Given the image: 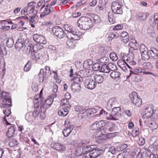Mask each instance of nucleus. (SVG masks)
<instances>
[{
  "label": "nucleus",
  "mask_w": 158,
  "mask_h": 158,
  "mask_svg": "<svg viewBox=\"0 0 158 158\" xmlns=\"http://www.w3.org/2000/svg\"><path fill=\"white\" fill-rule=\"evenodd\" d=\"M90 143V141L88 140H78L76 143L74 144L75 147H79L80 148H82V150L83 152L84 155L86 154H89L91 150L94 149V147H95V145H87Z\"/></svg>",
  "instance_id": "obj_1"
},
{
  "label": "nucleus",
  "mask_w": 158,
  "mask_h": 158,
  "mask_svg": "<svg viewBox=\"0 0 158 158\" xmlns=\"http://www.w3.org/2000/svg\"><path fill=\"white\" fill-rule=\"evenodd\" d=\"M77 26L81 29L86 30L90 29L92 27L91 19L86 17H82L78 20Z\"/></svg>",
  "instance_id": "obj_2"
},
{
  "label": "nucleus",
  "mask_w": 158,
  "mask_h": 158,
  "mask_svg": "<svg viewBox=\"0 0 158 158\" xmlns=\"http://www.w3.org/2000/svg\"><path fill=\"white\" fill-rule=\"evenodd\" d=\"M11 104V101L9 94L3 92L2 93V98L0 99V107L1 108H8Z\"/></svg>",
  "instance_id": "obj_3"
},
{
  "label": "nucleus",
  "mask_w": 158,
  "mask_h": 158,
  "mask_svg": "<svg viewBox=\"0 0 158 158\" xmlns=\"http://www.w3.org/2000/svg\"><path fill=\"white\" fill-rule=\"evenodd\" d=\"M66 37L68 39H71L73 40H78L80 38V36L82 34V33L80 31L77 32L76 30L74 28L71 27L69 29Z\"/></svg>",
  "instance_id": "obj_4"
},
{
  "label": "nucleus",
  "mask_w": 158,
  "mask_h": 158,
  "mask_svg": "<svg viewBox=\"0 0 158 158\" xmlns=\"http://www.w3.org/2000/svg\"><path fill=\"white\" fill-rule=\"evenodd\" d=\"M52 31L53 34L59 39L63 38L67 35L63 29L59 26L53 27Z\"/></svg>",
  "instance_id": "obj_5"
},
{
  "label": "nucleus",
  "mask_w": 158,
  "mask_h": 158,
  "mask_svg": "<svg viewBox=\"0 0 158 158\" xmlns=\"http://www.w3.org/2000/svg\"><path fill=\"white\" fill-rule=\"evenodd\" d=\"M111 9L114 13L117 14H122L123 11L122 5L119 2L114 1L111 4Z\"/></svg>",
  "instance_id": "obj_6"
},
{
  "label": "nucleus",
  "mask_w": 158,
  "mask_h": 158,
  "mask_svg": "<svg viewBox=\"0 0 158 158\" xmlns=\"http://www.w3.org/2000/svg\"><path fill=\"white\" fill-rule=\"evenodd\" d=\"M111 118H110V120H116L118 119L121 117V111L120 107H114L112 110L111 113Z\"/></svg>",
  "instance_id": "obj_7"
},
{
  "label": "nucleus",
  "mask_w": 158,
  "mask_h": 158,
  "mask_svg": "<svg viewBox=\"0 0 158 158\" xmlns=\"http://www.w3.org/2000/svg\"><path fill=\"white\" fill-rule=\"evenodd\" d=\"M139 50L141 54L142 59L144 60H147L149 59L148 56L149 50L146 46L143 44H141L139 47Z\"/></svg>",
  "instance_id": "obj_8"
},
{
  "label": "nucleus",
  "mask_w": 158,
  "mask_h": 158,
  "mask_svg": "<svg viewBox=\"0 0 158 158\" xmlns=\"http://www.w3.org/2000/svg\"><path fill=\"white\" fill-rule=\"evenodd\" d=\"M83 81L84 86L86 88L89 89H94L97 86L95 82L92 79L89 78H85Z\"/></svg>",
  "instance_id": "obj_9"
},
{
  "label": "nucleus",
  "mask_w": 158,
  "mask_h": 158,
  "mask_svg": "<svg viewBox=\"0 0 158 158\" xmlns=\"http://www.w3.org/2000/svg\"><path fill=\"white\" fill-rule=\"evenodd\" d=\"M94 149L90 151L89 153L86 154V155H83V158H96L98 157L100 152L99 151H101V150H99L98 148H96V146L94 147Z\"/></svg>",
  "instance_id": "obj_10"
},
{
  "label": "nucleus",
  "mask_w": 158,
  "mask_h": 158,
  "mask_svg": "<svg viewBox=\"0 0 158 158\" xmlns=\"http://www.w3.org/2000/svg\"><path fill=\"white\" fill-rule=\"evenodd\" d=\"M151 63L149 62H145L143 64L142 69L143 71V74L144 75H151L155 77H158V76L152 72L147 71L151 67Z\"/></svg>",
  "instance_id": "obj_11"
},
{
  "label": "nucleus",
  "mask_w": 158,
  "mask_h": 158,
  "mask_svg": "<svg viewBox=\"0 0 158 158\" xmlns=\"http://www.w3.org/2000/svg\"><path fill=\"white\" fill-rule=\"evenodd\" d=\"M34 41L36 43L45 44L46 43L45 38L42 35H39L37 34H34L33 36Z\"/></svg>",
  "instance_id": "obj_12"
},
{
  "label": "nucleus",
  "mask_w": 158,
  "mask_h": 158,
  "mask_svg": "<svg viewBox=\"0 0 158 158\" xmlns=\"http://www.w3.org/2000/svg\"><path fill=\"white\" fill-rule=\"evenodd\" d=\"M104 121L101 120L99 122H96L91 125L90 126L91 129L93 130L98 131L100 130L101 128L105 126V123Z\"/></svg>",
  "instance_id": "obj_13"
},
{
  "label": "nucleus",
  "mask_w": 158,
  "mask_h": 158,
  "mask_svg": "<svg viewBox=\"0 0 158 158\" xmlns=\"http://www.w3.org/2000/svg\"><path fill=\"white\" fill-rule=\"evenodd\" d=\"M53 102L52 99L50 98H49L47 99H43L41 101V103L42 106H41L40 108H41L42 109L44 108L46 109L47 108H48Z\"/></svg>",
  "instance_id": "obj_14"
},
{
  "label": "nucleus",
  "mask_w": 158,
  "mask_h": 158,
  "mask_svg": "<svg viewBox=\"0 0 158 158\" xmlns=\"http://www.w3.org/2000/svg\"><path fill=\"white\" fill-rule=\"evenodd\" d=\"M51 147L59 152L64 151L66 148L64 144L59 143H52Z\"/></svg>",
  "instance_id": "obj_15"
},
{
  "label": "nucleus",
  "mask_w": 158,
  "mask_h": 158,
  "mask_svg": "<svg viewBox=\"0 0 158 158\" xmlns=\"http://www.w3.org/2000/svg\"><path fill=\"white\" fill-rule=\"evenodd\" d=\"M153 113V110L151 107L148 106L145 108L144 111L141 114L143 118L147 119L149 118Z\"/></svg>",
  "instance_id": "obj_16"
},
{
  "label": "nucleus",
  "mask_w": 158,
  "mask_h": 158,
  "mask_svg": "<svg viewBox=\"0 0 158 158\" xmlns=\"http://www.w3.org/2000/svg\"><path fill=\"white\" fill-rule=\"evenodd\" d=\"M26 40L24 43V40L22 39H18L15 45L16 49L18 51H19L23 47L24 45H25V43L26 45H26Z\"/></svg>",
  "instance_id": "obj_17"
},
{
  "label": "nucleus",
  "mask_w": 158,
  "mask_h": 158,
  "mask_svg": "<svg viewBox=\"0 0 158 158\" xmlns=\"http://www.w3.org/2000/svg\"><path fill=\"white\" fill-rule=\"evenodd\" d=\"M149 15L148 13L140 12L138 13L136 16V18L139 21H143L146 20Z\"/></svg>",
  "instance_id": "obj_18"
},
{
  "label": "nucleus",
  "mask_w": 158,
  "mask_h": 158,
  "mask_svg": "<svg viewBox=\"0 0 158 158\" xmlns=\"http://www.w3.org/2000/svg\"><path fill=\"white\" fill-rule=\"evenodd\" d=\"M26 45L25 44V47H27V49L29 50L30 52H34L35 53H36L40 49H38V46L37 45H33L32 44H26Z\"/></svg>",
  "instance_id": "obj_19"
},
{
  "label": "nucleus",
  "mask_w": 158,
  "mask_h": 158,
  "mask_svg": "<svg viewBox=\"0 0 158 158\" xmlns=\"http://www.w3.org/2000/svg\"><path fill=\"white\" fill-rule=\"evenodd\" d=\"M148 54L149 58L151 57L154 59H156L158 57V50L155 48H152L149 50Z\"/></svg>",
  "instance_id": "obj_20"
},
{
  "label": "nucleus",
  "mask_w": 158,
  "mask_h": 158,
  "mask_svg": "<svg viewBox=\"0 0 158 158\" xmlns=\"http://www.w3.org/2000/svg\"><path fill=\"white\" fill-rule=\"evenodd\" d=\"M120 39L122 42L124 43H127L129 40V36L126 31L122 32L120 34Z\"/></svg>",
  "instance_id": "obj_21"
},
{
  "label": "nucleus",
  "mask_w": 158,
  "mask_h": 158,
  "mask_svg": "<svg viewBox=\"0 0 158 158\" xmlns=\"http://www.w3.org/2000/svg\"><path fill=\"white\" fill-rule=\"evenodd\" d=\"M78 75H79L81 77V78L79 77L75 79V80L77 81H79L80 82L82 80L81 79L82 77H87L88 76V74L86 70H80L78 72Z\"/></svg>",
  "instance_id": "obj_22"
},
{
  "label": "nucleus",
  "mask_w": 158,
  "mask_h": 158,
  "mask_svg": "<svg viewBox=\"0 0 158 158\" xmlns=\"http://www.w3.org/2000/svg\"><path fill=\"white\" fill-rule=\"evenodd\" d=\"M118 104L116 99L115 98H111L109 99L107 103V106L108 108H112L116 107Z\"/></svg>",
  "instance_id": "obj_23"
},
{
  "label": "nucleus",
  "mask_w": 158,
  "mask_h": 158,
  "mask_svg": "<svg viewBox=\"0 0 158 158\" xmlns=\"http://www.w3.org/2000/svg\"><path fill=\"white\" fill-rule=\"evenodd\" d=\"M71 86L72 91L74 92H77L81 90V87L80 83L76 81H74Z\"/></svg>",
  "instance_id": "obj_24"
},
{
  "label": "nucleus",
  "mask_w": 158,
  "mask_h": 158,
  "mask_svg": "<svg viewBox=\"0 0 158 158\" xmlns=\"http://www.w3.org/2000/svg\"><path fill=\"white\" fill-rule=\"evenodd\" d=\"M94 79V81L97 85V84H101L104 81V78L101 75L95 74L93 77Z\"/></svg>",
  "instance_id": "obj_25"
},
{
  "label": "nucleus",
  "mask_w": 158,
  "mask_h": 158,
  "mask_svg": "<svg viewBox=\"0 0 158 158\" xmlns=\"http://www.w3.org/2000/svg\"><path fill=\"white\" fill-rule=\"evenodd\" d=\"M69 109L68 108L62 107L60 110H58V114L60 116H65L68 114Z\"/></svg>",
  "instance_id": "obj_26"
},
{
  "label": "nucleus",
  "mask_w": 158,
  "mask_h": 158,
  "mask_svg": "<svg viewBox=\"0 0 158 158\" xmlns=\"http://www.w3.org/2000/svg\"><path fill=\"white\" fill-rule=\"evenodd\" d=\"M129 45L135 50H136L137 48H138L139 47V43L135 39H131L129 43Z\"/></svg>",
  "instance_id": "obj_27"
},
{
  "label": "nucleus",
  "mask_w": 158,
  "mask_h": 158,
  "mask_svg": "<svg viewBox=\"0 0 158 158\" xmlns=\"http://www.w3.org/2000/svg\"><path fill=\"white\" fill-rule=\"evenodd\" d=\"M120 75V73L116 71H113L110 74V76L111 78L116 80L119 79Z\"/></svg>",
  "instance_id": "obj_28"
},
{
  "label": "nucleus",
  "mask_w": 158,
  "mask_h": 158,
  "mask_svg": "<svg viewBox=\"0 0 158 158\" xmlns=\"http://www.w3.org/2000/svg\"><path fill=\"white\" fill-rule=\"evenodd\" d=\"M15 125H12L8 128L6 135L9 137H10L13 135L15 131Z\"/></svg>",
  "instance_id": "obj_29"
},
{
  "label": "nucleus",
  "mask_w": 158,
  "mask_h": 158,
  "mask_svg": "<svg viewBox=\"0 0 158 158\" xmlns=\"http://www.w3.org/2000/svg\"><path fill=\"white\" fill-rule=\"evenodd\" d=\"M73 130L71 127L69 126L63 130L62 133L64 136L67 137L69 135Z\"/></svg>",
  "instance_id": "obj_30"
},
{
  "label": "nucleus",
  "mask_w": 158,
  "mask_h": 158,
  "mask_svg": "<svg viewBox=\"0 0 158 158\" xmlns=\"http://www.w3.org/2000/svg\"><path fill=\"white\" fill-rule=\"evenodd\" d=\"M108 52L106 48L101 47L98 49V53L102 56H105Z\"/></svg>",
  "instance_id": "obj_31"
},
{
  "label": "nucleus",
  "mask_w": 158,
  "mask_h": 158,
  "mask_svg": "<svg viewBox=\"0 0 158 158\" xmlns=\"http://www.w3.org/2000/svg\"><path fill=\"white\" fill-rule=\"evenodd\" d=\"M93 63V61L92 60H87L84 62L83 64V67L85 69H88L92 65Z\"/></svg>",
  "instance_id": "obj_32"
},
{
  "label": "nucleus",
  "mask_w": 158,
  "mask_h": 158,
  "mask_svg": "<svg viewBox=\"0 0 158 158\" xmlns=\"http://www.w3.org/2000/svg\"><path fill=\"white\" fill-rule=\"evenodd\" d=\"M131 102L133 104L137 106H141L142 103V100L139 98L138 96Z\"/></svg>",
  "instance_id": "obj_33"
},
{
  "label": "nucleus",
  "mask_w": 158,
  "mask_h": 158,
  "mask_svg": "<svg viewBox=\"0 0 158 158\" xmlns=\"http://www.w3.org/2000/svg\"><path fill=\"white\" fill-rule=\"evenodd\" d=\"M44 72V70L41 69L40 70V72L39 74V81L40 82H43L44 79L47 80L48 78L46 76H44L42 72Z\"/></svg>",
  "instance_id": "obj_34"
},
{
  "label": "nucleus",
  "mask_w": 158,
  "mask_h": 158,
  "mask_svg": "<svg viewBox=\"0 0 158 158\" xmlns=\"http://www.w3.org/2000/svg\"><path fill=\"white\" fill-rule=\"evenodd\" d=\"M61 105L63 107H64L67 108L69 109L70 106L69 105V101L67 99H63L61 101Z\"/></svg>",
  "instance_id": "obj_35"
},
{
  "label": "nucleus",
  "mask_w": 158,
  "mask_h": 158,
  "mask_svg": "<svg viewBox=\"0 0 158 158\" xmlns=\"http://www.w3.org/2000/svg\"><path fill=\"white\" fill-rule=\"evenodd\" d=\"M75 111L80 113V114L84 113V111H85V108L83 106H77L74 107Z\"/></svg>",
  "instance_id": "obj_36"
},
{
  "label": "nucleus",
  "mask_w": 158,
  "mask_h": 158,
  "mask_svg": "<svg viewBox=\"0 0 158 158\" xmlns=\"http://www.w3.org/2000/svg\"><path fill=\"white\" fill-rule=\"evenodd\" d=\"M100 72H103V73H108L110 72V70L108 68V64H102V66L101 67Z\"/></svg>",
  "instance_id": "obj_37"
},
{
  "label": "nucleus",
  "mask_w": 158,
  "mask_h": 158,
  "mask_svg": "<svg viewBox=\"0 0 158 158\" xmlns=\"http://www.w3.org/2000/svg\"><path fill=\"white\" fill-rule=\"evenodd\" d=\"M133 52H131V50H129V53L128 55H127L126 54H124L122 58L126 61V62H127L129 60L130 58H131V55H133Z\"/></svg>",
  "instance_id": "obj_38"
},
{
  "label": "nucleus",
  "mask_w": 158,
  "mask_h": 158,
  "mask_svg": "<svg viewBox=\"0 0 158 158\" xmlns=\"http://www.w3.org/2000/svg\"><path fill=\"white\" fill-rule=\"evenodd\" d=\"M44 76H46L47 78H48V77L51 74V71L49 67L46 66L45 67L44 72H42Z\"/></svg>",
  "instance_id": "obj_39"
},
{
  "label": "nucleus",
  "mask_w": 158,
  "mask_h": 158,
  "mask_svg": "<svg viewBox=\"0 0 158 158\" xmlns=\"http://www.w3.org/2000/svg\"><path fill=\"white\" fill-rule=\"evenodd\" d=\"M76 150L75 151V154L77 156H79L84 154L82 150V148H80L79 147H75Z\"/></svg>",
  "instance_id": "obj_40"
},
{
  "label": "nucleus",
  "mask_w": 158,
  "mask_h": 158,
  "mask_svg": "<svg viewBox=\"0 0 158 158\" xmlns=\"http://www.w3.org/2000/svg\"><path fill=\"white\" fill-rule=\"evenodd\" d=\"M108 19L109 22L111 24H113L115 22V20L112 12H109L108 13Z\"/></svg>",
  "instance_id": "obj_41"
},
{
  "label": "nucleus",
  "mask_w": 158,
  "mask_h": 158,
  "mask_svg": "<svg viewBox=\"0 0 158 158\" xmlns=\"http://www.w3.org/2000/svg\"><path fill=\"white\" fill-rule=\"evenodd\" d=\"M102 66V64L99 63H96L94 64L92 67L94 71H98L100 70Z\"/></svg>",
  "instance_id": "obj_42"
},
{
  "label": "nucleus",
  "mask_w": 158,
  "mask_h": 158,
  "mask_svg": "<svg viewBox=\"0 0 158 158\" xmlns=\"http://www.w3.org/2000/svg\"><path fill=\"white\" fill-rule=\"evenodd\" d=\"M18 144V142L15 139H11L9 141V145L10 147H13L17 146Z\"/></svg>",
  "instance_id": "obj_43"
},
{
  "label": "nucleus",
  "mask_w": 158,
  "mask_h": 158,
  "mask_svg": "<svg viewBox=\"0 0 158 158\" xmlns=\"http://www.w3.org/2000/svg\"><path fill=\"white\" fill-rule=\"evenodd\" d=\"M14 41L12 38H9L7 40L6 42V45L9 48L12 47L14 44Z\"/></svg>",
  "instance_id": "obj_44"
},
{
  "label": "nucleus",
  "mask_w": 158,
  "mask_h": 158,
  "mask_svg": "<svg viewBox=\"0 0 158 158\" xmlns=\"http://www.w3.org/2000/svg\"><path fill=\"white\" fill-rule=\"evenodd\" d=\"M148 126L150 129L152 131L156 129L158 127V125L154 122L150 123Z\"/></svg>",
  "instance_id": "obj_45"
},
{
  "label": "nucleus",
  "mask_w": 158,
  "mask_h": 158,
  "mask_svg": "<svg viewBox=\"0 0 158 158\" xmlns=\"http://www.w3.org/2000/svg\"><path fill=\"white\" fill-rule=\"evenodd\" d=\"M31 59L33 61L37 62L38 60H39L38 59V54L36 53H35L34 52H31Z\"/></svg>",
  "instance_id": "obj_46"
},
{
  "label": "nucleus",
  "mask_w": 158,
  "mask_h": 158,
  "mask_svg": "<svg viewBox=\"0 0 158 158\" xmlns=\"http://www.w3.org/2000/svg\"><path fill=\"white\" fill-rule=\"evenodd\" d=\"M46 111V109L43 108L42 109L41 108H40V118L42 120L44 119L46 117V115L45 114Z\"/></svg>",
  "instance_id": "obj_47"
},
{
  "label": "nucleus",
  "mask_w": 158,
  "mask_h": 158,
  "mask_svg": "<svg viewBox=\"0 0 158 158\" xmlns=\"http://www.w3.org/2000/svg\"><path fill=\"white\" fill-rule=\"evenodd\" d=\"M46 55L44 53L38 54V59L39 60H41V61H44L46 58Z\"/></svg>",
  "instance_id": "obj_48"
},
{
  "label": "nucleus",
  "mask_w": 158,
  "mask_h": 158,
  "mask_svg": "<svg viewBox=\"0 0 158 158\" xmlns=\"http://www.w3.org/2000/svg\"><path fill=\"white\" fill-rule=\"evenodd\" d=\"M129 98L131 101L138 97L137 93L135 92H132L129 94Z\"/></svg>",
  "instance_id": "obj_49"
},
{
  "label": "nucleus",
  "mask_w": 158,
  "mask_h": 158,
  "mask_svg": "<svg viewBox=\"0 0 158 158\" xmlns=\"http://www.w3.org/2000/svg\"><path fill=\"white\" fill-rule=\"evenodd\" d=\"M66 45L67 47L70 48H74L75 47V45L73 43L72 41L70 40H69L66 42Z\"/></svg>",
  "instance_id": "obj_50"
},
{
  "label": "nucleus",
  "mask_w": 158,
  "mask_h": 158,
  "mask_svg": "<svg viewBox=\"0 0 158 158\" xmlns=\"http://www.w3.org/2000/svg\"><path fill=\"white\" fill-rule=\"evenodd\" d=\"M108 68L110 70V71H114L115 70V69H116V66L114 64L112 63H110L108 64Z\"/></svg>",
  "instance_id": "obj_51"
},
{
  "label": "nucleus",
  "mask_w": 158,
  "mask_h": 158,
  "mask_svg": "<svg viewBox=\"0 0 158 158\" xmlns=\"http://www.w3.org/2000/svg\"><path fill=\"white\" fill-rule=\"evenodd\" d=\"M110 59L113 61H116L118 59V57L116 54L112 52L110 54Z\"/></svg>",
  "instance_id": "obj_52"
},
{
  "label": "nucleus",
  "mask_w": 158,
  "mask_h": 158,
  "mask_svg": "<svg viewBox=\"0 0 158 158\" xmlns=\"http://www.w3.org/2000/svg\"><path fill=\"white\" fill-rule=\"evenodd\" d=\"M44 11L42 12L40 15V17L42 18H43L45 16L47 15L50 13H51L49 11L48 9L44 8Z\"/></svg>",
  "instance_id": "obj_53"
},
{
  "label": "nucleus",
  "mask_w": 158,
  "mask_h": 158,
  "mask_svg": "<svg viewBox=\"0 0 158 158\" xmlns=\"http://www.w3.org/2000/svg\"><path fill=\"white\" fill-rule=\"evenodd\" d=\"M84 111V113L83 114H84V116L85 117V118H86L87 117L89 116L91 114V110H90V109H86L85 108V111Z\"/></svg>",
  "instance_id": "obj_54"
},
{
  "label": "nucleus",
  "mask_w": 158,
  "mask_h": 158,
  "mask_svg": "<svg viewBox=\"0 0 158 158\" xmlns=\"http://www.w3.org/2000/svg\"><path fill=\"white\" fill-rule=\"evenodd\" d=\"M134 57V54L131 55V58H130L129 60L127 63V64L128 63L129 64L132 65H134L135 64L136 62L133 60Z\"/></svg>",
  "instance_id": "obj_55"
},
{
  "label": "nucleus",
  "mask_w": 158,
  "mask_h": 158,
  "mask_svg": "<svg viewBox=\"0 0 158 158\" xmlns=\"http://www.w3.org/2000/svg\"><path fill=\"white\" fill-rule=\"evenodd\" d=\"M30 65L31 62L30 61H28L25 65L24 68V70L26 72H27L29 71L31 67Z\"/></svg>",
  "instance_id": "obj_56"
},
{
  "label": "nucleus",
  "mask_w": 158,
  "mask_h": 158,
  "mask_svg": "<svg viewBox=\"0 0 158 158\" xmlns=\"http://www.w3.org/2000/svg\"><path fill=\"white\" fill-rule=\"evenodd\" d=\"M49 51L52 53H54L56 52V49L55 47L52 45H49L48 47Z\"/></svg>",
  "instance_id": "obj_57"
},
{
  "label": "nucleus",
  "mask_w": 158,
  "mask_h": 158,
  "mask_svg": "<svg viewBox=\"0 0 158 158\" xmlns=\"http://www.w3.org/2000/svg\"><path fill=\"white\" fill-rule=\"evenodd\" d=\"M127 67L129 68L132 69V68L129 66L127 63H126V64L125 65V64H124V65H122L121 66H120L119 67L121 68L123 71L125 72L127 70Z\"/></svg>",
  "instance_id": "obj_58"
},
{
  "label": "nucleus",
  "mask_w": 158,
  "mask_h": 158,
  "mask_svg": "<svg viewBox=\"0 0 158 158\" xmlns=\"http://www.w3.org/2000/svg\"><path fill=\"white\" fill-rule=\"evenodd\" d=\"M127 63L123 59L119 60L118 61L117 64L118 66L120 67L124 64H126Z\"/></svg>",
  "instance_id": "obj_59"
},
{
  "label": "nucleus",
  "mask_w": 158,
  "mask_h": 158,
  "mask_svg": "<svg viewBox=\"0 0 158 158\" xmlns=\"http://www.w3.org/2000/svg\"><path fill=\"white\" fill-rule=\"evenodd\" d=\"M145 139L141 137L139 138L138 141V144L140 146H142L144 145L145 143Z\"/></svg>",
  "instance_id": "obj_60"
},
{
  "label": "nucleus",
  "mask_w": 158,
  "mask_h": 158,
  "mask_svg": "<svg viewBox=\"0 0 158 158\" xmlns=\"http://www.w3.org/2000/svg\"><path fill=\"white\" fill-rule=\"evenodd\" d=\"M123 27V24H119L117 25L113 28L114 30H120L122 29Z\"/></svg>",
  "instance_id": "obj_61"
},
{
  "label": "nucleus",
  "mask_w": 158,
  "mask_h": 158,
  "mask_svg": "<svg viewBox=\"0 0 158 158\" xmlns=\"http://www.w3.org/2000/svg\"><path fill=\"white\" fill-rule=\"evenodd\" d=\"M109 59L106 57H102L99 59V62L102 63H107Z\"/></svg>",
  "instance_id": "obj_62"
},
{
  "label": "nucleus",
  "mask_w": 158,
  "mask_h": 158,
  "mask_svg": "<svg viewBox=\"0 0 158 158\" xmlns=\"http://www.w3.org/2000/svg\"><path fill=\"white\" fill-rule=\"evenodd\" d=\"M3 113L7 117L8 116L11 114L10 109L7 108L3 111Z\"/></svg>",
  "instance_id": "obj_63"
},
{
  "label": "nucleus",
  "mask_w": 158,
  "mask_h": 158,
  "mask_svg": "<svg viewBox=\"0 0 158 158\" xmlns=\"http://www.w3.org/2000/svg\"><path fill=\"white\" fill-rule=\"evenodd\" d=\"M109 126L110 127L109 128V130L110 131H113L114 130L115 128V125L113 123H110L109 124Z\"/></svg>",
  "instance_id": "obj_64"
}]
</instances>
